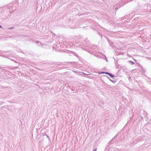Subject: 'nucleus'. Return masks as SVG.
<instances>
[{
	"instance_id": "6e6552de",
	"label": "nucleus",
	"mask_w": 151,
	"mask_h": 151,
	"mask_svg": "<svg viewBox=\"0 0 151 151\" xmlns=\"http://www.w3.org/2000/svg\"><path fill=\"white\" fill-rule=\"evenodd\" d=\"M110 81H112L110 79Z\"/></svg>"
},
{
	"instance_id": "0eeeda50",
	"label": "nucleus",
	"mask_w": 151,
	"mask_h": 151,
	"mask_svg": "<svg viewBox=\"0 0 151 151\" xmlns=\"http://www.w3.org/2000/svg\"><path fill=\"white\" fill-rule=\"evenodd\" d=\"M84 74H85V75H88V74H85V73H83Z\"/></svg>"
},
{
	"instance_id": "39448f33",
	"label": "nucleus",
	"mask_w": 151,
	"mask_h": 151,
	"mask_svg": "<svg viewBox=\"0 0 151 151\" xmlns=\"http://www.w3.org/2000/svg\"><path fill=\"white\" fill-rule=\"evenodd\" d=\"M106 74H108V73H108V72H106V73H105Z\"/></svg>"
},
{
	"instance_id": "f257e3e1",
	"label": "nucleus",
	"mask_w": 151,
	"mask_h": 151,
	"mask_svg": "<svg viewBox=\"0 0 151 151\" xmlns=\"http://www.w3.org/2000/svg\"><path fill=\"white\" fill-rule=\"evenodd\" d=\"M108 74L110 76L112 77V78H114V76L112 75L111 73H108Z\"/></svg>"
},
{
	"instance_id": "f03ea898",
	"label": "nucleus",
	"mask_w": 151,
	"mask_h": 151,
	"mask_svg": "<svg viewBox=\"0 0 151 151\" xmlns=\"http://www.w3.org/2000/svg\"><path fill=\"white\" fill-rule=\"evenodd\" d=\"M43 137H46L47 138H48L49 140L50 139L48 136V135H47L46 134H45L43 135Z\"/></svg>"
},
{
	"instance_id": "7ed1b4c3",
	"label": "nucleus",
	"mask_w": 151,
	"mask_h": 151,
	"mask_svg": "<svg viewBox=\"0 0 151 151\" xmlns=\"http://www.w3.org/2000/svg\"><path fill=\"white\" fill-rule=\"evenodd\" d=\"M129 62H130L132 64V65H133L134 64V63L132 61H129Z\"/></svg>"
},
{
	"instance_id": "423d86ee",
	"label": "nucleus",
	"mask_w": 151,
	"mask_h": 151,
	"mask_svg": "<svg viewBox=\"0 0 151 151\" xmlns=\"http://www.w3.org/2000/svg\"><path fill=\"white\" fill-rule=\"evenodd\" d=\"M0 27L1 28H2V27L0 25Z\"/></svg>"
},
{
	"instance_id": "20e7f679",
	"label": "nucleus",
	"mask_w": 151,
	"mask_h": 151,
	"mask_svg": "<svg viewBox=\"0 0 151 151\" xmlns=\"http://www.w3.org/2000/svg\"><path fill=\"white\" fill-rule=\"evenodd\" d=\"M97 150V148H95L94 150L93 151H96Z\"/></svg>"
}]
</instances>
